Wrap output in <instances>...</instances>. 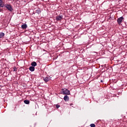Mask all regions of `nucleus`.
<instances>
[{"mask_svg":"<svg viewBox=\"0 0 127 127\" xmlns=\"http://www.w3.org/2000/svg\"><path fill=\"white\" fill-rule=\"evenodd\" d=\"M101 83H103V80H101Z\"/></svg>","mask_w":127,"mask_h":127,"instance_id":"f3484780","label":"nucleus"},{"mask_svg":"<svg viewBox=\"0 0 127 127\" xmlns=\"http://www.w3.org/2000/svg\"><path fill=\"white\" fill-rule=\"evenodd\" d=\"M4 36V33L2 32L0 33V38H3Z\"/></svg>","mask_w":127,"mask_h":127,"instance_id":"f8f14e48","label":"nucleus"},{"mask_svg":"<svg viewBox=\"0 0 127 127\" xmlns=\"http://www.w3.org/2000/svg\"><path fill=\"white\" fill-rule=\"evenodd\" d=\"M56 107L57 109H58L59 108H60V105L57 104L56 105Z\"/></svg>","mask_w":127,"mask_h":127,"instance_id":"dca6fc26","label":"nucleus"},{"mask_svg":"<svg viewBox=\"0 0 127 127\" xmlns=\"http://www.w3.org/2000/svg\"><path fill=\"white\" fill-rule=\"evenodd\" d=\"M123 20H124V17L122 16L117 19V22L119 24H121Z\"/></svg>","mask_w":127,"mask_h":127,"instance_id":"20e7f679","label":"nucleus"},{"mask_svg":"<svg viewBox=\"0 0 127 127\" xmlns=\"http://www.w3.org/2000/svg\"><path fill=\"white\" fill-rule=\"evenodd\" d=\"M62 19H63V15H59V16L56 17L57 21H60Z\"/></svg>","mask_w":127,"mask_h":127,"instance_id":"7ed1b4c3","label":"nucleus"},{"mask_svg":"<svg viewBox=\"0 0 127 127\" xmlns=\"http://www.w3.org/2000/svg\"><path fill=\"white\" fill-rule=\"evenodd\" d=\"M105 67H106V64L104 65Z\"/></svg>","mask_w":127,"mask_h":127,"instance_id":"6ab92c4d","label":"nucleus"},{"mask_svg":"<svg viewBox=\"0 0 127 127\" xmlns=\"http://www.w3.org/2000/svg\"><path fill=\"white\" fill-rule=\"evenodd\" d=\"M0 7H4V2L1 0H0Z\"/></svg>","mask_w":127,"mask_h":127,"instance_id":"39448f33","label":"nucleus"},{"mask_svg":"<svg viewBox=\"0 0 127 127\" xmlns=\"http://www.w3.org/2000/svg\"><path fill=\"white\" fill-rule=\"evenodd\" d=\"M62 94L63 95H70V91L66 88L62 89Z\"/></svg>","mask_w":127,"mask_h":127,"instance_id":"f257e3e1","label":"nucleus"},{"mask_svg":"<svg viewBox=\"0 0 127 127\" xmlns=\"http://www.w3.org/2000/svg\"><path fill=\"white\" fill-rule=\"evenodd\" d=\"M90 127H96V125L94 124H90Z\"/></svg>","mask_w":127,"mask_h":127,"instance_id":"4468645a","label":"nucleus"},{"mask_svg":"<svg viewBox=\"0 0 127 127\" xmlns=\"http://www.w3.org/2000/svg\"><path fill=\"white\" fill-rule=\"evenodd\" d=\"M64 100L65 101V102H68L69 101V97L67 95L64 96Z\"/></svg>","mask_w":127,"mask_h":127,"instance_id":"0eeeda50","label":"nucleus"},{"mask_svg":"<svg viewBox=\"0 0 127 127\" xmlns=\"http://www.w3.org/2000/svg\"><path fill=\"white\" fill-rule=\"evenodd\" d=\"M0 11H1V9H0Z\"/></svg>","mask_w":127,"mask_h":127,"instance_id":"a211bd4d","label":"nucleus"},{"mask_svg":"<svg viewBox=\"0 0 127 127\" xmlns=\"http://www.w3.org/2000/svg\"><path fill=\"white\" fill-rule=\"evenodd\" d=\"M31 66L33 67H35V66H37V63L35 62H32L31 64Z\"/></svg>","mask_w":127,"mask_h":127,"instance_id":"1a4fd4ad","label":"nucleus"},{"mask_svg":"<svg viewBox=\"0 0 127 127\" xmlns=\"http://www.w3.org/2000/svg\"><path fill=\"white\" fill-rule=\"evenodd\" d=\"M50 80V78H49V77H48L44 78V80L45 81V82H46V83H47V82L49 81Z\"/></svg>","mask_w":127,"mask_h":127,"instance_id":"9b49d317","label":"nucleus"},{"mask_svg":"<svg viewBox=\"0 0 127 127\" xmlns=\"http://www.w3.org/2000/svg\"><path fill=\"white\" fill-rule=\"evenodd\" d=\"M30 71H31V72H34V70H35V67H34V66H30L29 68Z\"/></svg>","mask_w":127,"mask_h":127,"instance_id":"6e6552de","label":"nucleus"},{"mask_svg":"<svg viewBox=\"0 0 127 127\" xmlns=\"http://www.w3.org/2000/svg\"><path fill=\"white\" fill-rule=\"evenodd\" d=\"M22 29H26L27 28V25L26 24H24L21 25Z\"/></svg>","mask_w":127,"mask_h":127,"instance_id":"423d86ee","label":"nucleus"},{"mask_svg":"<svg viewBox=\"0 0 127 127\" xmlns=\"http://www.w3.org/2000/svg\"><path fill=\"white\" fill-rule=\"evenodd\" d=\"M36 13H38V14H40V13H41V10L40 8H38L36 10Z\"/></svg>","mask_w":127,"mask_h":127,"instance_id":"9d476101","label":"nucleus"},{"mask_svg":"<svg viewBox=\"0 0 127 127\" xmlns=\"http://www.w3.org/2000/svg\"><path fill=\"white\" fill-rule=\"evenodd\" d=\"M24 104H26V105H29L30 101L29 100H24Z\"/></svg>","mask_w":127,"mask_h":127,"instance_id":"ddd939ff","label":"nucleus"},{"mask_svg":"<svg viewBox=\"0 0 127 127\" xmlns=\"http://www.w3.org/2000/svg\"><path fill=\"white\" fill-rule=\"evenodd\" d=\"M4 7H5L9 10V11H12L13 10V9L12 8V6L10 4H5V5L4 4Z\"/></svg>","mask_w":127,"mask_h":127,"instance_id":"f03ea898","label":"nucleus"},{"mask_svg":"<svg viewBox=\"0 0 127 127\" xmlns=\"http://www.w3.org/2000/svg\"><path fill=\"white\" fill-rule=\"evenodd\" d=\"M13 71H17V68H16V67L14 66L13 67Z\"/></svg>","mask_w":127,"mask_h":127,"instance_id":"2eb2a0df","label":"nucleus"}]
</instances>
